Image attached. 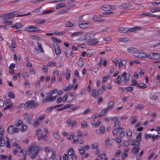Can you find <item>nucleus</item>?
Instances as JSON below:
<instances>
[{"label": "nucleus", "instance_id": "f257e3e1", "mask_svg": "<svg viewBox=\"0 0 160 160\" xmlns=\"http://www.w3.org/2000/svg\"><path fill=\"white\" fill-rule=\"evenodd\" d=\"M39 146L38 145L34 148L32 146H29L27 151V153L29 155L32 154L31 158L32 159H34L38 155L39 152Z\"/></svg>", "mask_w": 160, "mask_h": 160}, {"label": "nucleus", "instance_id": "f03ea898", "mask_svg": "<svg viewBox=\"0 0 160 160\" xmlns=\"http://www.w3.org/2000/svg\"><path fill=\"white\" fill-rule=\"evenodd\" d=\"M85 40L86 42L89 43H91L90 45H94L97 44L98 43V41H95L94 42V41L96 40V39L94 38L93 37V35L91 33H87L85 34L84 35Z\"/></svg>", "mask_w": 160, "mask_h": 160}, {"label": "nucleus", "instance_id": "7ed1b4c3", "mask_svg": "<svg viewBox=\"0 0 160 160\" xmlns=\"http://www.w3.org/2000/svg\"><path fill=\"white\" fill-rule=\"evenodd\" d=\"M7 131L10 134H12L15 133H16L19 131V128L14 127L13 125H10L8 128Z\"/></svg>", "mask_w": 160, "mask_h": 160}, {"label": "nucleus", "instance_id": "20e7f679", "mask_svg": "<svg viewBox=\"0 0 160 160\" xmlns=\"http://www.w3.org/2000/svg\"><path fill=\"white\" fill-rule=\"evenodd\" d=\"M26 107L25 108H32L36 107L38 106L37 102H34L33 100L29 101L26 102Z\"/></svg>", "mask_w": 160, "mask_h": 160}, {"label": "nucleus", "instance_id": "39448f33", "mask_svg": "<svg viewBox=\"0 0 160 160\" xmlns=\"http://www.w3.org/2000/svg\"><path fill=\"white\" fill-rule=\"evenodd\" d=\"M18 12V11H15L12 12L5 14H3L2 16L5 19L8 20L14 17L16 14H18L17 12Z\"/></svg>", "mask_w": 160, "mask_h": 160}, {"label": "nucleus", "instance_id": "423d86ee", "mask_svg": "<svg viewBox=\"0 0 160 160\" xmlns=\"http://www.w3.org/2000/svg\"><path fill=\"white\" fill-rule=\"evenodd\" d=\"M128 52L133 54V56L135 57L137 56L138 54L139 50L136 48L133 47H130L127 49Z\"/></svg>", "mask_w": 160, "mask_h": 160}, {"label": "nucleus", "instance_id": "0eeeda50", "mask_svg": "<svg viewBox=\"0 0 160 160\" xmlns=\"http://www.w3.org/2000/svg\"><path fill=\"white\" fill-rule=\"evenodd\" d=\"M38 28H36L34 26L31 25L26 28V30L30 32H39L40 30L37 29Z\"/></svg>", "mask_w": 160, "mask_h": 160}, {"label": "nucleus", "instance_id": "6e6552de", "mask_svg": "<svg viewBox=\"0 0 160 160\" xmlns=\"http://www.w3.org/2000/svg\"><path fill=\"white\" fill-rule=\"evenodd\" d=\"M49 92L47 96V98L45 99H43L42 100V102L44 103H46L47 102H51L53 100V96Z\"/></svg>", "mask_w": 160, "mask_h": 160}, {"label": "nucleus", "instance_id": "1a4fd4ad", "mask_svg": "<svg viewBox=\"0 0 160 160\" xmlns=\"http://www.w3.org/2000/svg\"><path fill=\"white\" fill-rule=\"evenodd\" d=\"M28 115V113H25L22 115V116L26 121L28 122L29 123L31 124V121L32 118L30 116H29Z\"/></svg>", "mask_w": 160, "mask_h": 160}, {"label": "nucleus", "instance_id": "9d476101", "mask_svg": "<svg viewBox=\"0 0 160 160\" xmlns=\"http://www.w3.org/2000/svg\"><path fill=\"white\" fill-rule=\"evenodd\" d=\"M101 122V121L100 119L97 120L96 119L93 118V120L91 121V123L92 126L93 127H96L98 126Z\"/></svg>", "mask_w": 160, "mask_h": 160}, {"label": "nucleus", "instance_id": "9b49d317", "mask_svg": "<svg viewBox=\"0 0 160 160\" xmlns=\"http://www.w3.org/2000/svg\"><path fill=\"white\" fill-rule=\"evenodd\" d=\"M141 29V27L135 26L133 28H127V29L128 30V33L129 32H135L138 30H140Z\"/></svg>", "mask_w": 160, "mask_h": 160}, {"label": "nucleus", "instance_id": "f8f14e48", "mask_svg": "<svg viewBox=\"0 0 160 160\" xmlns=\"http://www.w3.org/2000/svg\"><path fill=\"white\" fill-rule=\"evenodd\" d=\"M101 9L102 10L107 11L110 10V5L108 4H104L101 8Z\"/></svg>", "mask_w": 160, "mask_h": 160}, {"label": "nucleus", "instance_id": "ddd939ff", "mask_svg": "<svg viewBox=\"0 0 160 160\" xmlns=\"http://www.w3.org/2000/svg\"><path fill=\"white\" fill-rule=\"evenodd\" d=\"M148 54H146L145 53H140L139 52H138V54L137 55V56L136 57L141 58H148Z\"/></svg>", "mask_w": 160, "mask_h": 160}, {"label": "nucleus", "instance_id": "4468645a", "mask_svg": "<svg viewBox=\"0 0 160 160\" xmlns=\"http://www.w3.org/2000/svg\"><path fill=\"white\" fill-rule=\"evenodd\" d=\"M66 5V3L64 2H62L57 4L55 7L56 9H58L65 7Z\"/></svg>", "mask_w": 160, "mask_h": 160}, {"label": "nucleus", "instance_id": "2eb2a0df", "mask_svg": "<svg viewBox=\"0 0 160 160\" xmlns=\"http://www.w3.org/2000/svg\"><path fill=\"white\" fill-rule=\"evenodd\" d=\"M97 91L96 89H93L90 93V96H93L94 98H97L98 97V95L96 94Z\"/></svg>", "mask_w": 160, "mask_h": 160}, {"label": "nucleus", "instance_id": "dca6fc26", "mask_svg": "<svg viewBox=\"0 0 160 160\" xmlns=\"http://www.w3.org/2000/svg\"><path fill=\"white\" fill-rule=\"evenodd\" d=\"M114 103L112 101H110L108 104V107L106 109V110H109L112 109L113 108Z\"/></svg>", "mask_w": 160, "mask_h": 160}, {"label": "nucleus", "instance_id": "f3484780", "mask_svg": "<svg viewBox=\"0 0 160 160\" xmlns=\"http://www.w3.org/2000/svg\"><path fill=\"white\" fill-rule=\"evenodd\" d=\"M127 73L126 72H124L122 73L121 77L124 78V82H126L127 81L129 80V77H127Z\"/></svg>", "mask_w": 160, "mask_h": 160}, {"label": "nucleus", "instance_id": "a211bd4d", "mask_svg": "<svg viewBox=\"0 0 160 160\" xmlns=\"http://www.w3.org/2000/svg\"><path fill=\"white\" fill-rule=\"evenodd\" d=\"M127 28H125L123 27H121L119 28L118 30V32L121 33H128V30L127 29Z\"/></svg>", "mask_w": 160, "mask_h": 160}, {"label": "nucleus", "instance_id": "6ab92c4d", "mask_svg": "<svg viewBox=\"0 0 160 160\" xmlns=\"http://www.w3.org/2000/svg\"><path fill=\"white\" fill-rule=\"evenodd\" d=\"M140 148L138 147H134L132 150V152H134V155H137L139 152Z\"/></svg>", "mask_w": 160, "mask_h": 160}, {"label": "nucleus", "instance_id": "aec40b11", "mask_svg": "<svg viewBox=\"0 0 160 160\" xmlns=\"http://www.w3.org/2000/svg\"><path fill=\"white\" fill-rule=\"evenodd\" d=\"M86 25H91L90 23H82L79 25V27L81 28H87V27L86 26Z\"/></svg>", "mask_w": 160, "mask_h": 160}, {"label": "nucleus", "instance_id": "412c9836", "mask_svg": "<svg viewBox=\"0 0 160 160\" xmlns=\"http://www.w3.org/2000/svg\"><path fill=\"white\" fill-rule=\"evenodd\" d=\"M93 18L95 22H104L105 20L102 19H99L98 18V16L95 15L93 17Z\"/></svg>", "mask_w": 160, "mask_h": 160}, {"label": "nucleus", "instance_id": "4be33fe9", "mask_svg": "<svg viewBox=\"0 0 160 160\" xmlns=\"http://www.w3.org/2000/svg\"><path fill=\"white\" fill-rule=\"evenodd\" d=\"M71 7H68V8L64 9L60 11L58 13L59 14L64 13L68 12L69 10L70 9Z\"/></svg>", "mask_w": 160, "mask_h": 160}, {"label": "nucleus", "instance_id": "5701e85b", "mask_svg": "<svg viewBox=\"0 0 160 160\" xmlns=\"http://www.w3.org/2000/svg\"><path fill=\"white\" fill-rule=\"evenodd\" d=\"M140 143L138 142L136 139H134L132 141V143L131 144V145L132 146H139Z\"/></svg>", "mask_w": 160, "mask_h": 160}, {"label": "nucleus", "instance_id": "b1692460", "mask_svg": "<svg viewBox=\"0 0 160 160\" xmlns=\"http://www.w3.org/2000/svg\"><path fill=\"white\" fill-rule=\"evenodd\" d=\"M65 25L66 27H71L74 26V23H73L70 21H68L65 22Z\"/></svg>", "mask_w": 160, "mask_h": 160}, {"label": "nucleus", "instance_id": "393cba45", "mask_svg": "<svg viewBox=\"0 0 160 160\" xmlns=\"http://www.w3.org/2000/svg\"><path fill=\"white\" fill-rule=\"evenodd\" d=\"M22 75L23 78L25 79H27L29 76V74L28 72L22 73Z\"/></svg>", "mask_w": 160, "mask_h": 160}, {"label": "nucleus", "instance_id": "a878e982", "mask_svg": "<svg viewBox=\"0 0 160 160\" xmlns=\"http://www.w3.org/2000/svg\"><path fill=\"white\" fill-rule=\"evenodd\" d=\"M22 123V122L20 120H17L15 122V125L16 127H18L21 125Z\"/></svg>", "mask_w": 160, "mask_h": 160}, {"label": "nucleus", "instance_id": "bb28decb", "mask_svg": "<svg viewBox=\"0 0 160 160\" xmlns=\"http://www.w3.org/2000/svg\"><path fill=\"white\" fill-rule=\"evenodd\" d=\"M83 58L82 57H80L79 58V62H78V65L80 67H82V66H83V65L84 64V62L83 61Z\"/></svg>", "mask_w": 160, "mask_h": 160}, {"label": "nucleus", "instance_id": "cd10ccee", "mask_svg": "<svg viewBox=\"0 0 160 160\" xmlns=\"http://www.w3.org/2000/svg\"><path fill=\"white\" fill-rule=\"evenodd\" d=\"M118 40L120 42H128V39L126 38H118Z\"/></svg>", "mask_w": 160, "mask_h": 160}, {"label": "nucleus", "instance_id": "c85d7f7f", "mask_svg": "<svg viewBox=\"0 0 160 160\" xmlns=\"http://www.w3.org/2000/svg\"><path fill=\"white\" fill-rule=\"evenodd\" d=\"M55 49L56 54L59 55L60 54L61 51L59 46H56V47L55 48Z\"/></svg>", "mask_w": 160, "mask_h": 160}, {"label": "nucleus", "instance_id": "c756f323", "mask_svg": "<svg viewBox=\"0 0 160 160\" xmlns=\"http://www.w3.org/2000/svg\"><path fill=\"white\" fill-rule=\"evenodd\" d=\"M22 26L20 23H17L15 24L14 26H12V28H15L17 29H19L21 28Z\"/></svg>", "mask_w": 160, "mask_h": 160}, {"label": "nucleus", "instance_id": "7c9ffc66", "mask_svg": "<svg viewBox=\"0 0 160 160\" xmlns=\"http://www.w3.org/2000/svg\"><path fill=\"white\" fill-rule=\"evenodd\" d=\"M46 20L44 19H37L36 21V22L38 24H41L44 23L45 22Z\"/></svg>", "mask_w": 160, "mask_h": 160}, {"label": "nucleus", "instance_id": "2f4dec72", "mask_svg": "<svg viewBox=\"0 0 160 160\" xmlns=\"http://www.w3.org/2000/svg\"><path fill=\"white\" fill-rule=\"evenodd\" d=\"M155 53H151L148 54V58L152 59H155Z\"/></svg>", "mask_w": 160, "mask_h": 160}, {"label": "nucleus", "instance_id": "473e14b6", "mask_svg": "<svg viewBox=\"0 0 160 160\" xmlns=\"http://www.w3.org/2000/svg\"><path fill=\"white\" fill-rule=\"evenodd\" d=\"M66 78L67 80H68L70 78L71 73H70V71L68 70L66 71Z\"/></svg>", "mask_w": 160, "mask_h": 160}, {"label": "nucleus", "instance_id": "72a5a7b5", "mask_svg": "<svg viewBox=\"0 0 160 160\" xmlns=\"http://www.w3.org/2000/svg\"><path fill=\"white\" fill-rule=\"evenodd\" d=\"M40 122V120L37 119L36 121L34 122V123L32 124V125L34 127H36L37 126L39 125V123Z\"/></svg>", "mask_w": 160, "mask_h": 160}, {"label": "nucleus", "instance_id": "f704fd0d", "mask_svg": "<svg viewBox=\"0 0 160 160\" xmlns=\"http://www.w3.org/2000/svg\"><path fill=\"white\" fill-rule=\"evenodd\" d=\"M27 129V126L24 124H22V126L21 128H20V129L21 132L25 131Z\"/></svg>", "mask_w": 160, "mask_h": 160}, {"label": "nucleus", "instance_id": "c9c22d12", "mask_svg": "<svg viewBox=\"0 0 160 160\" xmlns=\"http://www.w3.org/2000/svg\"><path fill=\"white\" fill-rule=\"evenodd\" d=\"M147 87V85L142 83H141L139 85H138V87H139L142 88H145Z\"/></svg>", "mask_w": 160, "mask_h": 160}, {"label": "nucleus", "instance_id": "e433bc0d", "mask_svg": "<svg viewBox=\"0 0 160 160\" xmlns=\"http://www.w3.org/2000/svg\"><path fill=\"white\" fill-rule=\"evenodd\" d=\"M54 12V10H46V11H44L42 12V14H49V13H50L52 12Z\"/></svg>", "mask_w": 160, "mask_h": 160}, {"label": "nucleus", "instance_id": "4c0bfd02", "mask_svg": "<svg viewBox=\"0 0 160 160\" xmlns=\"http://www.w3.org/2000/svg\"><path fill=\"white\" fill-rule=\"evenodd\" d=\"M38 44V47L40 51L41 52H44V51L42 48V45L41 44H40L38 42H37Z\"/></svg>", "mask_w": 160, "mask_h": 160}, {"label": "nucleus", "instance_id": "58836bf2", "mask_svg": "<svg viewBox=\"0 0 160 160\" xmlns=\"http://www.w3.org/2000/svg\"><path fill=\"white\" fill-rule=\"evenodd\" d=\"M12 23V22L10 21H5L2 22L3 24L9 25Z\"/></svg>", "mask_w": 160, "mask_h": 160}, {"label": "nucleus", "instance_id": "ea45409f", "mask_svg": "<svg viewBox=\"0 0 160 160\" xmlns=\"http://www.w3.org/2000/svg\"><path fill=\"white\" fill-rule=\"evenodd\" d=\"M74 150L72 148H69L68 150V153L69 156L72 155L73 153Z\"/></svg>", "mask_w": 160, "mask_h": 160}, {"label": "nucleus", "instance_id": "a19ab883", "mask_svg": "<svg viewBox=\"0 0 160 160\" xmlns=\"http://www.w3.org/2000/svg\"><path fill=\"white\" fill-rule=\"evenodd\" d=\"M82 32H75L74 33H72L71 34V36L72 37H74V36H76L78 35L81 34H82Z\"/></svg>", "mask_w": 160, "mask_h": 160}, {"label": "nucleus", "instance_id": "79ce46f5", "mask_svg": "<svg viewBox=\"0 0 160 160\" xmlns=\"http://www.w3.org/2000/svg\"><path fill=\"white\" fill-rule=\"evenodd\" d=\"M121 125V123L119 122V121L118 120L117 121H116V122H115L114 127L116 129L117 128V127L118 126H119Z\"/></svg>", "mask_w": 160, "mask_h": 160}, {"label": "nucleus", "instance_id": "37998d69", "mask_svg": "<svg viewBox=\"0 0 160 160\" xmlns=\"http://www.w3.org/2000/svg\"><path fill=\"white\" fill-rule=\"evenodd\" d=\"M142 133H139L136 137L137 140L138 141H140L141 140Z\"/></svg>", "mask_w": 160, "mask_h": 160}, {"label": "nucleus", "instance_id": "c03bdc74", "mask_svg": "<svg viewBox=\"0 0 160 160\" xmlns=\"http://www.w3.org/2000/svg\"><path fill=\"white\" fill-rule=\"evenodd\" d=\"M125 89L128 92H131L133 90V88L132 87L130 86L126 87Z\"/></svg>", "mask_w": 160, "mask_h": 160}, {"label": "nucleus", "instance_id": "a18cd8bd", "mask_svg": "<svg viewBox=\"0 0 160 160\" xmlns=\"http://www.w3.org/2000/svg\"><path fill=\"white\" fill-rule=\"evenodd\" d=\"M12 106V104L10 103V104H8L7 106L6 107H4L3 108V110H5L6 109H8L9 108H11Z\"/></svg>", "mask_w": 160, "mask_h": 160}, {"label": "nucleus", "instance_id": "49530a36", "mask_svg": "<svg viewBox=\"0 0 160 160\" xmlns=\"http://www.w3.org/2000/svg\"><path fill=\"white\" fill-rule=\"evenodd\" d=\"M8 96L9 97H10L14 99L15 98V95L12 93V92H10L8 94Z\"/></svg>", "mask_w": 160, "mask_h": 160}, {"label": "nucleus", "instance_id": "de8ad7c7", "mask_svg": "<svg viewBox=\"0 0 160 160\" xmlns=\"http://www.w3.org/2000/svg\"><path fill=\"white\" fill-rule=\"evenodd\" d=\"M82 127L83 128H88L87 123L86 122H82L81 123Z\"/></svg>", "mask_w": 160, "mask_h": 160}, {"label": "nucleus", "instance_id": "09e8293b", "mask_svg": "<svg viewBox=\"0 0 160 160\" xmlns=\"http://www.w3.org/2000/svg\"><path fill=\"white\" fill-rule=\"evenodd\" d=\"M155 59H160V53H155Z\"/></svg>", "mask_w": 160, "mask_h": 160}, {"label": "nucleus", "instance_id": "8fccbe9b", "mask_svg": "<svg viewBox=\"0 0 160 160\" xmlns=\"http://www.w3.org/2000/svg\"><path fill=\"white\" fill-rule=\"evenodd\" d=\"M131 85L133 86H136L137 87L138 86V84L137 82V81H135L134 80H133L132 81V84H131Z\"/></svg>", "mask_w": 160, "mask_h": 160}, {"label": "nucleus", "instance_id": "3c124183", "mask_svg": "<svg viewBox=\"0 0 160 160\" xmlns=\"http://www.w3.org/2000/svg\"><path fill=\"white\" fill-rule=\"evenodd\" d=\"M56 62H49L48 63L47 65L50 67H53L56 66Z\"/></svg>", "mask_w": 160, "mask_h": 160}, {"label": "nucleus", "instance_id": "603ef678", "mask_svg": "<svg viewBox=\"0 0 160 160\" xmlns=\"http://www.w3.org/2000/svg\"><path fill=\"white\" fill-rule=\"evenodd\" d=\"M108 110H106V109L104 110H102L100 112L101 114L99 115L100 117H101L102 115H104L106 112H107Z\"/></svg>", "mask_w": 160, "mask_h": 160}, {"label": "nucleus", "instance_id": "864d4df0", "mask_svg": "<svg viewBox=\"0 0 160 160\" xmlns=\"http://www.w3.org/2000/svg\"><path fill=\"white\" fill-rule=\"evenodd\" d=\"M126 134L127 136H129L131 137L132 136V133L131 131L129 129H128L126 131Z\"/></svg>", "mask_w": 160, "mask_h": 160}, {"label": "nucleus", "instance_id": "5fc2aeb1", "mask_svg": "<svg viewBox=\"0 0 160 160\" xmlns=\"http://www.w3.org/2000/svg\"><path fill=\"white\" fill-rule=\"evenodd\" d=\"M4 132V130L3 127L2 126H0V134L2 135V134H3Z\"/></svg>", "mask_w": 160, "mask_h": 160}, {"label": "nucleus", "instance_id": "6e6d98bb", "mask_svg": "<svg viewBox=\"0 0 160 160\" xmlns=\"http://www.w3.org/2000/svg\"><path fill=\"white\" fill-rule=\"evenodd\" d=\"M57 103H60L62 101V97H58L57 98Z\"/></svg>", "mask_w": 160, "mask_h": 160}, {"label": "nucleus", "instance_id": "4d7b16f0", "mask_svg": "<svg viewBox=\"0 0 160 160\" xmlns=\"http://www.w3.org/2000/svg\"><path fill=\"white\" fill-rule=\"evenodd\" d=\"M6 147L8 148H10V144L9 141V139L8 138H7V140L6 141Z\"/></svg>", "mask_w": 160, "mask_h": 160}, {"label": "nucleus", "instance_id": "13d9d810", "mask_svg": "<svg viewBox=\"0 0 160 160\" xmlns=\"http://www.w3.org/2000/svg\"><path fill=\"white\" fill-rule=\"evenodd\" d=\"M11 46L14 48H15L17 47V45L15 44L14 41L13 39H12L11 40Z\"/></svg>", "mask_w": 160, "mask_h": 160}, {"label": "nucleus", "instance_id": "bf43d9fd", "mask_svg": "<svg viewBox=\"0 0 160 160\" xmlns=\"http://www.w3.org/2000/svg\"><path fill=\"white\" fill-rule=\"evenodd\" d=\"M58 90L56 88H54L53 90L50 91L49 92L52 94H55L57 92Z\"/></svg>", "mask_w": 160, "mask_h": 160}, {"label": "nucleus", "instance_id": "052dcab7", "mask_svg": "<svg viewBox=\"0 0 160 160\" xmlns=\"http://www.w3.org/2000/svg\"><path fill=\"white\" fill-rule=\"evenodd\" d=\"M98 147V144L96 142L94 143L92 145V149H95L97 148Z\"/></svg>", "mask_w": 160, "mask_h": 160}, {"label": "nucleus", "instance_id": "680f3d73", "mask_svg": "<svg viewBox=\"0 0 160 160\" xmlns=\"http://www.w3.org/2000/svg\"><path fill=\"white\" fill-rule=\"evenodd\" d=\"M117 83L118 84H119L121 82V77L119 75L117 77Z\"/></svg>", "mask_w": 160, "mask_h": 160}, {"label": "nucleus", "instance_id": "e2e57ef3", "mask_svg": "<svg viewBox=\"0 0 160 160\" xmlns=\"http://www.w3.org/2000/svg\"><path fill=\"white\" fill-rule=\"evenodd\" d=\"M78 151L81 155L84 153L85 151L84 148H81L79 149H78Z\"/></svg>", "mask_w": 160, "mask_h": 160}, {"label": "nucleus", "instance_id": "0e129e2a", "mask_svg": "<svg viewBox=\"0 0 160 160\" xmlns=\"http://www.w3.org/2000/svg\"><path fill=\"white\" fill-rule=\"evenodd\" d=\"M42 70H45V71L44 72H45L46 73V72H47L48 71V66L46 65H43L42 67Z\"/></svg>", "mask_w": 160, "mask_h": 160}, {"label": "nucleus", "instance_id": "69168bd1", "mask_svg": "<svg viewBox=\"0 0 160 160\" xmlns=\"http://www.w3.org/2000/svg\"><path fill=\"white\" fill-rule=\"evenodd\" d=\"M121 137H119L118 138L117 137L116 138V139L115 140L118 143H120L121 141Z\"/></svg>", "mask_w": 160, "mask_h": 160}, {"label": "nucleus", "instance_id": "338daca9", "mask_svg": "<svg viewBox=\"0 0 160 160\" xmlns=\"http://www.w3.org/2000/svg\"><path fill=\"white\" fill-rule=\"evenodd\" d=\"M54 108L55 107H50V108H47L46 109V112H50L53 108Z\"/></svg>", "mask_w": 160, "mask_h": 160}, {"label": "nucleus", "instance_id": "774afa93", "mask_svg": "<svg viewBox=\"0 0 160 160\" xmlns=\"http://www.w3.org/2000/svg\"><path fill=\"white\" fill-rule=\"evenodd\" d=\"M74 87V84H69L68 86L67 87L68 89V91H70V89Z\"/></svg>", "mask_w": 160, "mask_h": 160}]
</instances>
